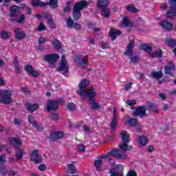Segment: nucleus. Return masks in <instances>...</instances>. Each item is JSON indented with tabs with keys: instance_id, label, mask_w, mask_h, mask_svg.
Masks as SVG:
<instances>
[{
	"instance_id": "f257e3e1",
	"label": "nucleus",
	"mask_w": 176,
	"mask_h": 176,
	"mask_svg": "<svg viewBox=\"0 0 176 176\" xmlns=\"http://www.w3.org/2000/svg\"><path fill=\"white\" fill-rule=\"evenodd\" d=\"M112 157L119 159V160H126L127 159V154L126 153H122L120 150H113L107 154H104L100 157V159H108L109 163L115 162Z\"/></svg>"
},
{
	"instance_id": "f03ea898",
	"label": "nucleus",
	"mask_w": 176,
	"mask_h": 176,
	"mask_svg": "<svg viewBox=\"0 0 176 176\" xmlns=\"http://www.w3.org/2000/svg\"><path fill=\"white\" fill-rule=\"evenodd\" d=\"M87 6V1L82 0L75 3L73 7V17L74 20H79L80 19L82 14L80 10L85 9Z\"/></svg>"
},
{
	"instance_id": "7ed1b4c3",
	"label": "nucleus",
	"mask_w": 176,
	"mask_h": 176,
	"mask_svg": "<svg viewBox=\"0 0 176 176\" xmlns=\"http://www.w3.org/2000/svg\"><path fill=\"white\" fill-rule=\"evenodd\" d=\"M110 164V176H124L123 172H115L116 170H121L123 171L124 167L122 164H116L115 161L109 162Z\"/></svg>"
},
{
	"instance_id": "20e7f679",
	"label": "nucleus",
	"mask_w": 176,
	"mask_h": 176,
	"mask_svg": "<svg viewBox=\"0 0 176 176\" xmlns=\"http://www.w3.org/2000/svg\"><path fill=\"white\" fill-rule=\"evenodd\" d=\"M140 50H144V52H146L148 53L151 57H162V54H163V52H162V50H157L155 52L152 53V47L148 44H142L140 45Z\"/></svg>"
},
{
	"instance_id": "39448f33",
	"label": "nucleus",
	"mask_w": 176,
	"mask_h": 176,
	"mask_svg": "<svg viewBox=\"0 0 176 176\" xmlns=\"http://www.w3.org/2000/svg\"><path fill=\"white\" fill-rule=\"evenodd\" d=\"M80 96H82V100H86V98H88L89 100H94L97 96V92L96 90H94V87H91L89 89H87L86 91H85L83 95Z\"/></svg>"
},
{
	"instance_id": "423d86ee",
	"label": "nucleus",
	"mask_w": 176,
	"mask_h": 176,
	"mask_svg": "<svg viewBox=\"0 0 176 176\" xmlns=\"http://www.w3.org/2000/svg\"><path fill=\"white\" fill-rule=\"evenodd\" d=\"M170 10L166 13V16L168 19H173L176 16V0H169Z\"/></svg>"
},
{
	"instance_id": "0eeeda50",
	"label": "nucleus",
	"mask_w": 176,
	"mask_h": 176,
	"mask_svg": "<svg viewBox=\"0 0 176 176\" xmlns=\"http://www.w3.org/2000/svg\"><path fill=\"white\" fill-rule=\"evenodd\" d=\"M90 85V81L87 79H84L80 81L78 85V90L77 91L78 94L79 96H83L85 94V91H86L87 89H85L87 86Z\"/></svg>"
},
{
	"instance_id": "6e6552de",
	"label": "nucleus",
	"mask_w": 176,
	"mask_h": 176,
	"mask_svg": "<svg viewBox=\"0 0 176 176\" xmlns=\"http://www.w3.org/2000/svg\"><path fill=\"white\" fill-rule=\"evenodd\" d=\"M3 94L0 102L2 104H12V102H13V100L12 99V91L6 90Z\"/></svg>"
},
{
	"instance_id": "1a4fd4ad",
	"label": "nucleus",
	"mask_w": 176,
	"mask_h": 176,
	"mask_svg": "<svg viewBox=\"0 0 176 176\" xmlns=\"http://www.w3.org/2000/svg\"><path fill=\"white\" fill-rule=\"evenodd\" d=\"M47 112L50 111H56L58 109V101L57 100H48L45 106Z\"/></svg>"
},
{
	"instance_id": "9d476101",
	"label": "nucleus",
	"mask_w": 176,
	"mask_h": 176,
	"mask_svg": "<svg viewBox=\"0 0 176 176\" xmlns=\"http://www.w3.org/2000/svg\"><path fill=\"white\" fill-rule=\"evenodd\" d=\"M69 67H68V64L67 63V60H65V56L64 55L61 57V60L60 63V66L58 67L57 71H62L64 74H68V70Z\"/></svg>"
},
{
	"instance_id": "9b49d317",
	"label": "nucleus",
	"mask_w": 176,
	"mask_h": 176,
	"mask_svg": "<svg viewBox=\"0 0 176 176\" xmlns=\"http://www.w3.org/2000/svg\"><path fill=\"white\" fill-rule=\"evenodd\" d=\"M160 27L164 30V31L170 32L173 30L174 25H173V23L164 19L162 20L159 23Z\"/></svg>"
},
{
	"instance_id": "f8f14e48",
	"label": "nucleus",
	"mask_w": 176,
	"mask_h": 176,
	"mask_svg": "<svg viewBox=\"0 0 176 176\" xmlns=\"http://www.w3.org/2000/svg\"><path fill=\"white\" fill-rule=\"evenodd\" d=\"M43 58L45 61H47L50 64H54V63H56V61L60 58V56H58L57 54H50L45 55Z\"/></svg>"
},
{
	"instance_id": "ddd939ff",
	"label": "nucleus",
	"mask_w": 176,
	"mask_h": 176,
	"mask_svg": "<svg viewBox=\"0 0 176 176\" xmlns=\"http://www.w3.org/2000/svg\"><path fill=\"white\" fill-rule=\"evenodd\" d=\"M133 116H140V118H145L146 116V109L143 106L138 107L133 113Z\"/></svg>"
},
{
	"instance_id": "4468645a",
	"label": "nucleus",
	"mask_w": 176,
	"mask_h": 176,
	"mask_svg": "<svg viewBox=\"0 0 176 176\" xmlns=\"http://www.w3.org/2000/svg\"><path fill=\"white\" fill-rule=\"evenodd\" d=\"M30 160H32V162H35L36 164H38V163H40L42 160V159L41 158V156H39V154H38V150L32 151L30 153Z\"/></svg>"
},
{
	"instance_id": "2eb2a0df",
	"label": "nucleus",
	"mask_w": 176,
	"mask_h": 176,
	"mask_svg": "<svg viewBox=\"0 0 176 176\" xmlns=\"http://www.w3.org/2000/svg\"><path fill=\"white\" fill-rule=\"evenodd\" d=\"M118 127V112L116 111V107L113 110V119L111 123V128L112 130H115Z\"/></svg>"
},
{
	"instance_id": "dca6fc26",
	"label": "nucleus",
	"mask_w": 176,
	"mask_h": 176,
	"mask_svg": "<svg viewBox=\"0 0 176 176\" xmlns=\"http://www.w3.org/2000/svg\"><path fill=\"white\" fill-rule=\"evenodd\" d=\"M74 60H75V63L78 64V65H80V67H82V68H85V67H87L88 60L87 59L83 57L77 56H76Z\"/></svg>"
},
{
	"instance_id": "f3484780",
	"label": "nucleus",
	"mask_w": 176,
	"mask_h": 176,
	"mask_svg": "<svg viewBox=\"0 0 176 176\" xmlns=\"http://www.w3.org/2000/svg\"><path fill=\"white\" fill-rule=\"evenodd\" d=\"M6 157V155H0V173L3 175H5V174H6V173H8L6 168H5V166L3 165V164H2V163H5V162H6V160H5Z\"/></svg>"
},
{
	"instance_id": "a211bd4d",
	"label": "nucleus",
	"mask_w": 176,
	"mask_h": 176,
	"mask_svg": "<svg viewBox=\"0 0 176 176\" xmlns=\"http://www.w3.org/2000/svg\"><path fill=\"white\" fill-rule=\"evenodd\" d=\"M135 39H132L129 41L128 45L126 46V50L124 53L126 56H131L133 54V49H134V42Z\"/></svg>"
},
{
	"instance_id": "6ab92c4d",
	"label": "nucleus",
	"mask_w": 176,
	"mask_h": 176,
	"mask_svg": "<svg viewBox=\"0 0 176 176\" xmlns=\"http://www.w3.org/2000/svg\"><path fill=\"white\" fill-rule=\"evenodd\" d=\"M31 5L35 8H45V6H47V5H49V3H45L41 0H32Z\"/></svg>"
},
{
	"instance_id": "aec40b11",
	"label": "nucleus",
	"mask_w": 176,
	"mask_h": 176,
	"mask_svg": "<svg viewBox=\"0 0 176 176\" xmlns=\"http://www.w3.org/2000/svg\"><path fill=\"white\" fill-rule=\"evenodd\" d=\"M120 27L122 28H127V27H133V24L132 22L130 21V19L129 17L125 16L122 19V21H121V24H120Z\"/></svg>"
},
{
	"instance_id": "412c9836",
	"label": "nucleus",
	"mask_w": 176,
	"mask_h": 176,
	"mask_svg": "<svg viewBox=\"0 0 176 176\" xmlns=\"http://www.w3.org/2000/svg\"><path fill=\"white\" fill-rule=\"evenodd\" d=\"M122 34V32L119 30L111 28L109 32V36L111 38L112 41L116 39V37Z\"/></svg>"
},
{
	"instance_id": "4be33fe9",
	"label": "nucleus",
	"mask_w": 176,
	"mask_h": 176,
	"mask_svg": "<svg viewBox=\"0 0 176 176\" xmlns=\"http://www.w3.org/2000/svg\"><path fill=\"white\" fill-rule=\"evenodd\" d=\"M8 141L11 145H13V146H15L16 148L21 145V140H20L19 138H9Z\"/></svg>"
},
{
	"instance_id": "5701e85b",
	"label": "nucleus",
	"mask_w": 176,
	"mask_h": 176,
	"mask_svg": "<svg viewBox=\"0 0 176 176\" xmlns=\"http://www.w3.org/2000/svg\"><path fill=\"white\" fill-rule=\"evenodd\" d=\"M175 70V66L173 63H171L169 66H165L164 67L165 74L170 75V76H174V75H173V72Z\"/></svg>"
},
{
	"instance_id": "b1692460",
	"label": "nucleus",
	"mask_w": 176,
	"mask_h": 176,
	"mask_svg": "<svg viewBox=\"0 0 176 176\" xmlns=\"http://www.w3.org/2000/svg\"><path fill=\"white\" fill-rule=\"evenodd\" d=\"M24 8H25L24 4H23V7L20 8L17 7L16 6H12L10 12V17H14V16H16V13H17L20 9H24Z\"/></svg>"
},
{
	"instance_id": "393cba45",
	"label": "nucleus",
	"mask_w": 176,
	"mask_h": 176,
	"mask_svg": "<svg viewBox=\"0 0 176 176\" xmlns=\"http://www.w3.org/2000/svg\"><path fill=\"white\" fill-rule=\"evenodd\" d=\"M25 107L30 112H34V111H36L38 108H39V104H31V103L28 102L25 104Z\"/></svg>"
},
{
	"instance_id": "a878e982",
	"label": "nucleus",
	"mask_w": 176,
	"mask_h": 176,
	"mask_svg": "<svg viewBox=\"0 0 176 176\" xmlns=\"http://www.w3.org/2000/svg\"><path fill=\"white\" fill-rule=\"evenodd\" d=\"M64 137L63 132H52L50 135L52 140H60Z\"/></svg>"
},
{
	"instance_id": "bb28decb",
	"label": "nucleus",
	"mask_w": 176,
	"mask_h": 176,
	"mask_svg": "<svg viewBox=\"0 0 176 176\" xmlns=\"http://www.w3.org/2000/svg\"><path fill=\"white\" fill-rule=\"evenodd\" d=\"M120 137L122 140L123 143H129L130 142V136L127 134L126 131H122L120 133Z\"/></svg>"
},
{
	"instance_id": "cd10ccee",
	"label": "nucleus",
	"mask_w": 176,
	"mask_h": 176,
	"mask_svg": "<svg viewBox=\"0 0 176 176\" xmlns=\"http://www.w3.org/2000/svg\"><path fill=\"white\" fill-rule=\"evenodd\" d=\"M14 34L16 39H24L25 34L20 29H15Z\"/></svg>"
},
{
	"instance_id": "c85d7f7f",
	"label": "nucleus",
	"mask_w": 176,
	"mask_h": 176,
	"mask_svg": "<svg viewBox=\"0 0 176 176\" xmlns=\"http://www.w3.org/2000/svg\"><path fill=\"white\" fill-rule=\"evenodd\" d=\"M137 141L142 146H145L148 144V139L145 136H138Z\"/></svg>"
},
{
	"instance_id": "c756f323",
	"label": "nucleus",
	"mask_w": 176,
	"mask_h": 176,
	"mask_svg": "<svg viewBox=\"0 0 176 176\" xmlns=\"http://www.w3.org/2000/svg\"><path fill=\"white\" fill-rule=\"evenodd\" d=\"M109 4V1L108 0H98L97 6L100 9H104V8H107Z\"/></svg>"
},
{
	"instance_id": "7c9ffc66",
	"label": "nucleus",
	"mask_w": 176,
	"mask_h": 176,
	"mask_svg": "<svg viewBox=\"0 0 176 176\" xmlns=\"http://www.w3.org/2000/svg\"><path fill=\"white\" fill-rule=\"evenodd\" d=\"M128 143H122L120 144V148L124 152H127V151H131L133 147L131 146H129Z\"/></svg>"
},
{
	"instance_id": "2f4dec72",
	"label": "nucleus",
	"mask_w": 176,
	"mask_h": 176,
	"mask_svg": "<svg viewBox=\"0 0 176 176\" xmlns=\"http://www.w3.org/2000/svg\"><path fill=\"white\" fill-rule=\"evenodd\" d=\"M10 36H12V33L10 32L3 30L0 32V38H2L3 39H9Z\"/></svg>"
},
{
	"instance_id": "473e14b6",
	"label": "nucleus",
	"mask_w": 176,
	"mask_h": 176,
	"mask_svg": "<svg viewBox=\"0 0 176 176\" xmlns=\"http://www.w3.org/2000/svg\"><path fill=\"white\" fill-rule=\"evenodd\" d=\"M44 17L47 19V24H49L51 28H54V25L53 24V19H52V16L49 15L48 13L44 14Z\"/></svg>"
},
{
	"instance_id": "72a5a7b5",
	"label": "nucleus",
	"mask_w": 176,
	"mask_h": 176,
	"mask_svg": "<svg viewBox=\"0 0 176 176\" xmlns=\"http://www.w3.org/2000/svg\"><path fill=\"white\" fill-rule=\"evenodd\" d=\"M24 153H25V151L24 150L18 149L16 151V159L18 160H21L23 159V156H24Z\"/></svg>"
},
{
	"instance_id": "f704fd0d",
	"label": "nucleus",
	"mask_w": 176,
	"mask_h": 176,
	"mask_svg": "<svg viewBox=\"0 0 176 176\" xmlns=\"http://www.w3.org/2000/svg\"><path fill=\"white\" fill-rule=\"evenodd\" d=\"M88 103L90 104L92 109H100V104L96 102L94 100H88Z\"/></svg>"
},
{
	"instance_id": "c9c22d12",
	"label": "nucleus",
	"mask_w": 176,
	"mask_h": 176,
	"mask_svg": "<svg viewBox=\"0 0 176 176\" xmlns=\"http://www.w3.org/2000/svg\"><path fill=\"white\" fill-rule=\"evenodd\" d=\"M101 12L102 16L103 17H109V15L111 14V10L107 7H104V8H102Z\"/></svg>"
},
{
	"instance_id": "e433bc0d",
	"label": "nucleus",
	"mask_w": 176,
	"mask_h": 176,
	"mask_svg": "<svg viewBox=\"0 0 176 176\" xmlns=\"http://www.w3.org/2000/svg\"><path fill=\"white\" fill-rule=\"evenodd\" d=\"M151 75L153 78H155V79H160L162 76H163V72H152Z\"/></svg>"
},
{
	"instance_id": "4c0bfd02",
	"label": "nucleus",
	"mask_w": 176,
	"mask_h": 176,
	"mask_svg": "<svg viewBox=\"0 0 176 176\" xmlns=\"http://www.w3.org/2000/svg\"><path fill=\"white\" fill-rule=\"evenodd\" d=\"M138 124V120L137 118H131L128 120V124L131 126V127L135 126L136 124Z\"/></svg>"
},
{
	"instance_id": "58836bf2",
	"label": "nucleus",
	"mask_w": 176,
	"mask_h": 176,
	"mask_svg": "<svg viewBox=\"0 0 176 176\" xmlns=\"http://www.w3.org/2000/svg\"><path fill=\"white\" fill-rule=\"evenodd\" d=\"M126 10L128 12H131V13H137L138 12V9L134 7V5H129L126 6Z\"/></svg>"
},
{
	"instance_id": "ea45409f",
	"label": "nucleus",
	"mask_w": 176,
	"mask_h": 176,
	"mask_svg": "<svg viewBox=\"0 0 176 176\" xmlns=\"http://www.w3.org/2000/svg\"><path fill=\"white\" fill-rule=\"evenodd\" d=\"M94 164L97 171H101V165L102 164V161H101V160H98L95 161Z\"/></svg>"
},
{
	"instance_id": "a19ab883",
	"label": "nucleus",
	"mask_w": 176,
	"mask_h": 176,
	"mask_svg": "<svg viewBox=\"0 0 176 176\" xmlns=\"http://www.w3.org/2000/svg\"><path fill=\"white\" fill-rule=\"evenodd\" d=\"M52 45L55 49H56V50H58V49L61 48V43L57 40L54 41Z\"/></svg>"
},
{
	"instance_id": "79ce46f5",
	"label": "nucleus",
	"mask_w": 176,
	"mask_h": 176,
	"mask_svg": "<svg viewBox=\"0 0 176 176\" xmlns=\"http://www.w3.org/2000/svg\"><path fill=\"white\" fill-rule=\"evenodd\" d=\"M58 2V0H50L48 5H50L53 9H57V3Z\"/></svg>"
},
{
	"instance_id": "37998d69",
	"label": "nucleus",
	"mask_w": 176,
	"mask_h": 176,
	"mask_svg": "<svg viewBox=\"0 0 176 176\" xmlns=\"http://www.w3.org/2000/svg\"><path fill=\"white\" fill-rule=\"evenodd\" d=\"M28 122L31 124H32L33 127H37L38 126V123L34 122V117L32 116H28Z\"/></svg>"
},
{
	"instance_id": "c03bdc74",
	"label": "nucleus",
	"mask_w": 176,
	"mask_h": 176,
	"mask_svg": "<svg viewBox=\"0 0 176 176\" xmlns=\"http://www.w3.org/2000/svg\"><path fill=\"white\" fill-rule=\"evenodd\" d=\"M67 21V27L68 28H74V20H72V19H66Z\"/></svg>"
},
{
	"instance_id": "a18cd8bd",
	"label": "nucleus",
	"mask_w": 176,
	"mask_h": 176,
	"mask_svg": "<svg viewBox=\"0 0 176 176\" xmlns=\"http://www.w3.org/2000/svg\"><path fill=\"white\" fill-rule=\"evenodd\" d=\"M166 45L167 46L174 47L176 45L175 41H174L172 38H169L166 41Z\"/></svg>"
},
{
	"instance_id": "49530a36",
	"label": "nucleus",
	"mask_w": 176,
	"mask_h": 176,
	"mask_svg": "<svg viewBox=\"0 0 176 176\" xmlns=\"http://www.w3.org/2000/svg\"><path fill=\"white\" fill-rule=\"evenodd\" d=\"M24 20H25V14H20L16 18V21L19 23H23Z\"/></svg>"
},
{
	"instance_id": "de8ad7c7",
	"label": "nucleus",
	"mask_w": 176,
	"mask_h": 176,
	"mask_svg": "<svg viewBox=\"0 0 176 176\" xmlns=\"http://www.w3.org/2000/svg\"><path fill=\"white\" fill-rule=\"evenodd\" d=\"M68 111H75L76 109V106H75V104L74 103H69L67 105Z\"/></svg>"
},
{
	"instance_id": "09e8293b",
	"label": "nucleus",
	"mask_w": 176,
	"mask_h": 176,
	"mask_svg": "<svg viewBox=\"0 0 176 176\" xmlns=\"http://www.w3.org/2000/svg\"><path fill=\"white\" fill-rule=\"evenodd\" d=\"M14 67L16 74H19L20 72V69L19 68V62L17 61V59H15L14 62Z\"/></svg>"
},
{
	"instance_id": "8fccbe9b",
	"label": "nucleus",
	"mask_w": 176,
	"mask_h": 176,
	"mask_svg": "<svg viewBox=\"0 0 176 176\" xmlns=\"http://www.w3.org/2000/svg\"><path fill=\"white\" fill-rule=\"evenodd\" d=\"M25 71L28 72V74H32L34 71V68L32 67V66L27 65L25 66Z\"/></svg>"
},
{
	"instance_id": "3c124183",
	"label": "nucleus",
	"mask_w": 176,
	"mask_h": 176,
	"mask_svg": "<svg viewBox=\"0 0 176 176\" xmlns=\"http://www.w3.org/2000/svg\"><path fill=\"white\" fill-rule=\"evenodd\" d=\"M126 176H137V171L135 170H130L127 172Z\"/></svg>"
},
{
	"instance_id": "603ef678",
	"label": "nucleus",
	"mask_w": 176,
	"mask_h": 176,
	"mask_svg": "<svg viewBox=\"0 0 176 176\" xmlns=\"http://www.w3.org/2000/svg\"><path fill=\"white\" fill-rule=\"evenodd\" d=\"M69 170L71 171L72 174H75L76 173V169L73 164H68Z\"/></svg>"
},
{
	"instance_id": "864d4df0",
	"label": "nucleus",
	"mask_w": 176,
	"mask_h": 176,
	"mask_svg": "<svg viewBox=\"0 0 176 176\" xmlns=\"http://www.w3.org/2000/svg\"><path fill=\"white\" fill-rule=\"evenodd\" d=\"M43 30H46V26L45 25V24H43V23H41L38 26L37 30H38V31H43Z\"/></svg>"
},
{
	"instance_id": "5fc2aeb1",
	"label": "nucleus",
	"mask_w": 176,
	"mask_h": 176,
	"mask_svg": "<svg viewBox=\"0 0 176 176\" xmlns=\"http://www.w3.org/2000/svg\"><path fill=\"white\" fill-rule=\"evenodd\" d=\"M136 102L135 100H126L125 101V103H126L127 105H134Z\"/></svg>"
},
{
	"instance_id": "6e6d98bb",
	"label": "nucleus",
	"mask_w": 176,
	"mask_h": 176,
	"mask_svg": "<svg viewBox=\"0 0 176 176\" xmlns=\"http://www.w3.org/2000/svg\"><path fill=\"white\" fill-rule=\"evenodd\" d=\"M133 83L132 82H129L126 85H125L124 90L125 91H127V90H130V89H131V86H132Z\"/></svg>"
},
{
	"instance_id": "4d7b16f0",
	"label": "nucleus",
	"mask_w": 176,
	"mask_h": 176,
	"mask_svg": "<svg viewBox=\"0 0 176 176\" xmlns=\"http://www.w3.org/2000/svg\"><path fill=\"white\" fill-rule=\"evenodd\" d=\"M23 123V121L20 118H15L14 120V124L16 125H20Z\"/></svg>"
},
{
	"instance_id": "13d9d810",
	"label": "nucleus",
	"mask_w": 176,
	"mask_h": 176,
	"mask_svg": "<svg viewBox=\"0 0 176 176\" xmlns=\"http://www.w3.org/2000/svg\"><path fill=\"white\" fill-rule=\"evenodd\" d=\"M70 11H71V3H67V6L64 9V12H65V13H67V12H70Z\"/></svg>"
},
{
	"instance_id": "bf43d9fd",
	"label": "nucleus",
	"mask_w": 176,
	"mask_h": 176,
	"mask_svg": "<svg viewBox=\"0 0 176 176\" xmlns=\"http://www.w3.org/2000/svg\"><path fill=\"white\" fill-rule=\"evenodd\" d=\"M73 27H74L75 30H77L78 31L82 28L80 24L78 23H74Z\"/></svg>"
},
{
	"instance_id": "052dcab7",
	"label": "nucleus",
	"mask_w": 176,
	"mask_h": 176,
	"mask_svg": "<svg viewBox=\"0 0 176 176\" xmlns=\"http://www.w3.org/2000/svg\"><path fill=\"white\" fill-rule=\"evenodd\" d=\"M78 149L79 152H85V151H86V147L81 144L78 146Z\"/></svg>"
},
{
	"instance_id": "680f3d73",
	"label": "nucleus",
	"mask_w": 176,
	"mask_h": 176,
	"mask_svg": "<svg viewBox=\"0 0 176 176\" xmlns=\"http://www.w3.org/2000/svg\"><path fill=\"white\" fill-rule=\"evenodd\" d=\"M51 118L52 120H58V114L52 113L51 115Z\"/></svg>"
},
{
	"instance_id": "e2e57ef3",
	"label": "nucleus",
	"mask_w": 176,
	"mask_h": 176,
	"mask_svg": "<svg viewBox=\"0 0 176 176\" xmlns=\"http://www.w3.org/2000/svg\"><path fill=\"white\" fill-rule=\"evenodd\" d=\"M39 171H45L46 170V166L45 164H41L38 166Z\"/></svg>"
},
{
	"instance_id": "0e129e2a",
	"label": "nucleus",
	"mask_w": 176,
	"mask_h": 176,
	"mask_svg": "<svg viewBox=\"0 0 176 176\" xmlns=\"http://www.w3.org/2000/svg\"><path fill=\"white\" fill-rule=\"evenodd\" d=\"M30 75L33 76L34 78H38V76H39V72L33 70V72H32Z\"/></svg>"
},
{
	"instance_id": "69168bd1",
	"label": "nucleus",
	"mask_w": 176,
	"mask_h": 176,
	"mask_svg": "<svg viewBox=\"0 0 176 176\" xmlns=\"http://www.w3.org/2000/svg\"><path fill=\"white\" fill-rule=\"evenodd\" d=\"M161 10H166L167 9V3H163L160 6Z\"/></svg>"
},
{
	"instance_id": "338daca9",
	"label": "nucleus",
	"mask_w": 176,
	"mask_h": 176,
	"mask_svg": "<svg viewBox=\"0 0 176 176\" xmlns=\"http://www.w3.org/2000/svg\"><path fill=\"white\" fill-rule=\"evenodd\" d=\"M137 61H138V56H133L131 58V63H133V64H134V63H137Z\"/></svg>"
},
{
	"instance_id": "774afa93",
	"label": "nucleus",
	"mask_w": 176,
	"mask_h": 176,
	"mask_svg": "<svg viewBox=\"0 0 176 176\" xmlns=\"http://www.w3.org/2000/svg\"><path fill=\"white\" fill-rule=\"evenodd\" d=\"M8 176H15L16 174H17V172H16L15 170H11L8 172Z\"/></svg>"
}]
</instances>
